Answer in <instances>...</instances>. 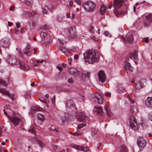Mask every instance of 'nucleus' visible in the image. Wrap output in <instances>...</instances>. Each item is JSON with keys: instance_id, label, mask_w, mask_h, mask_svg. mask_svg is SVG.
<instances>
[{"instance_id": "a878e982", "label": "nucleus", "mask_w": 152, "mask_h": 152, "mask_svg": "<svg viewBox=\"0 0 152 152\" xmlns=\"http://www.w3.org/2000/svg\"><path fill=\"white\" fill-rule=\"evenodd\" d=\"M146 106L149 107H152V97L147 98L145 101Z\"/></svg>"}, {"instance_id": "4be33fe9", "label": "nucleus", "mask_w": 152, "mask_h": 152, "mask_svg": "<svg viewBox=\"0 0 152 152\" xmlns=\"http://www.w3.org/2000/svg\"><path fill=\"white\" fill-rule=\"evenodd\" d=\"M129 58L132 59L137 60L138 59V51L135 50L129 53Z\"/></svg>"}, {"instance_id": "09e8293b", "label": "nucleus", "mask_w": 152, "mask_h": 152, "mask_svg": "<svg viewBox=\"0 0 152 152\" xmlns=\"http://www.w3.org/2000/svg\"><path fill=\"white\" fill-rule=\"evenodd\" d=\"M29 131L32 133H34L35 132L34 129L33 128H31L29 129Z\"/></svg>"}, {"instance_id": "7c9ffc66", "label": "nucleus", "mask_w": 152, "mask_h": 152, "mask_svg": "<svg viewBox=\"0 0 152 152\" xmlns=\"http://www.w3.org/2000/svg\"><path fill=\"white\" fill-rule=\"evenodd\" d=\"M25 4L28 6H32L33 4V0H24Z\"/></svg>"}, {"instance_id": "c03bdc74", "label": "nucleus", "mask_w": 152, "mask_h": 152, "mask_svg": "<svg viewBox=\"0 0 152 152\" xmlns=\"http://www.w3.org/2000/svg\"><path fill=\"white\" fill-rule=\"evenodd\" d=\"M49 129L50 130L52 131L56 132H58L59 131V130L56 129H53L52 128H49Z\"/></svg>"}, {"instance_id": "dca6fc26", "label": "nucleus", "mask_w": 152, "mask_h": 152, "mask_svg": "<svg viewBox=\"0 0 152 152\" xmlns=\"http://www.w3.org/2000/svg\"><path fill=\"white\" fill-rule=\"evenodd\" d=\"M69 36L70 38L72 39L75 37L77 35L76 30L75 28L71 27L68 31Z\"/></svg>"}, {"instance_id": "0eeeda50", "label": "nucleus", "mask_w": 152, "mask_h": 152, "mask_svg": "<svg viewBox=\"0 0 152 152\" xmlns=\"http://www.w3.org/2000/svg\"><path fill=\"white\" fill-rule=\"evenodd\" d=\"M129 124L131 127L134 130L137 129L138 127L137 122L134 116H130Z\"/></svg>"}, {"instance_id": "cd10ccee", "label": "nucleus", "mask_w": 152, "mask_h": 152, "mask_svg": "<svg viewBox=\"0 0 152 152\" xmlns=\"http://www.w3.org/2000/svg\"><path fill=\"white\" fill-rule=\"evenodd\" d=\"M37 122L40 124H42L44 120V117L43 115L41 114H39L37 115Z\"/></svg>"}, {"instance_id": "473e14b6", "label": "nucleus", "mask_w": 152, "mask_h": 152, "mask_svg": "<svg viewBox=\"0 0 152 152\" xmlns=\"http://www.w3.org/2000/svg\"><path fill=\"white\" fill-rule=\"evenodd\" d=\"M121 152H127L129 151L128 149L124 145L121 146L120 148Z\"/></svg>"}, {"instance_id": "a18cd8bd", "label": "nucleus", "mask_w": 152, "mask_h": 152, "mask_svg": "<svg viewBox=\"0 0 152 152\" xmlns=\"http://www.w3.org/2000/svg\"><path fill=\"white\" fill-rule=\"evenodd\" d=\"M148 118L150 120L152 121V112L149 113Z\"/></svg>"}, {"instance_id": "338daca9", "label": "nucleus", "mask_w": 152, "mask_h": 152, "mask_svg": "<svg viewBox=\"0 0 152 152\" xmlns=\"http://www.w3.org/2000/svg\"><path fill=\"white\" fill-rule=\"evenodd\" d=\"M71 18L72 19H73L75 18V15L74 14H72L71 16Z\"/></svg>"}, {"instance_id": "6e6d98bb", "label": "nucleus", "mask_w": 152, "mask_h": 152, "mask_svg": "<svg viewBox=\"0 0 152 152\" xmlns=\"http://www.w3.org/2000/svg\"><path fill=\"white\" fill-rule=\"evenodd\" d=\"M55 99L54 96L52 99V102L53 104H54L55 103Z\"/></svg>"}, {"instance_id": "603ef678", "label": "nucleus", "mask_w": 152, "mask_h": 152, "mask_svg": "<svg viewBox=\"0 0 152 152\" xmlns=\"http://www.w3.org/2000/svg\"><path fill=\"white\" fill-rule=\"evenodd\" d=\"M73 4V1L71 0L69 2V4L70 6H72Z\"/></svg>"}, {"instance_id": "a211bd4d", "label": "nucleus", "mask_w": 152, "mask_h": 152, "mask_svg": "<svg viewBox=\"0 0 152 152\" xmlns=\"http://www.w3.org/2000/svg\"><path fill=\"white\" fill-rule=\"evenodd\" d=\"M99 80L102 83L104 82L105 80V75L103 71H100L98 73Z\"/></svg>"}, {"instance_id": "0e129e2a", "label": "nucleus", "mask_w": 152, "mask_h": 152, "mask_svg": "<svg viewBox=\"0 0 152 152\" xmlns=\"http://www.w3.org/2000/svg\"><path fill=\"white\" fill-rule=\"evenodd\" d=\"M74 57L75 59H77L78 58V56L77 54H75L74 56Z\"/></svg>"}, {"instance_id": "c85d7f7f", "label": "nucleus", "mask_w": 152, "mask_h": 152, "mask_svg": "<svg viewBox=\"0 0 152 152\" xmlns=\"http://www.w3.org/2000/svg\"><path fill=\"white\" fill-rule=\"evenodd\" d=\"M106 10V7L104 5L102 4L101 6L100 9L99 10L100 13L102 15H103L104 14Z\"/></svg>"}, {"instance_id": "4d7b16f0", "label": "nucleus", "mask_w": 152, "mask_h": 152, "mask_svg": "<svg viewBox=\"0 0 152 152\" xmlns=\"http://www.w3.org/2000/svg\"><path fill=\"white\" fill-rule=\"evenodd\" d=\"M14 8V7L13 6H11L9 10L10 11H14L13 9Z\"/></svg>"}, {"instance_id": "9d476101", "label": "nucleus", "mask_w": 152, "mask_h": 152, "mask_svg": "<svg viewBox=\"0 0 152 152\" xmlns=\"http://www.w3.org/2000/svg\"><path fill=\"white\" fill-rule=\"evenodd\" d=\"M124 3L123 0H114L113 7L115 10L119 9L122 6Z\"/></svg>"}, {"instance_id": "e2e57ef3", "label": "nucleus", "mask_w": 152, "mask_h": 152, "mask_svg": "<svg viewBox=\"0 0 152 152\" xmlns=\"http://www.w3.org/2000/svg\"><path fill=\"white\" fill-rule=\"evenodd\" d=\"M129 101L131 102L132 104H133L134 102V101L131 98L129 99Z\"/></svg>"}, {"instance_id": "f8f14e48", "label": "nucleus", "mask_w": 152, "mask_h": 152, "mask_svg": "<svg viewBox=\"0 0 152 152\" xmlns=\"http://www.w3.org/2000/svg\"><path fill=\"white\" fill-rule=\"evenodd\" d=\"M137 143L140 148H143L146 146V142L143 137H140L138 138Z\"/></svg>"}, {"instance_id": "bf43d9fd", "label": "nucleus", "mask_w": 152, "mask_h": 152, "mask_svg": "<svg viewBox=\"0 0 152 152\" xmlns=\"http://www.w3.org/2000/svg\"><path fill=\"white\" fill-rule=\"evenodd\" d=\"M91 38L93 39L95 41H97L98 39L95 36H92L91 37Z\"/></svg>"}, {"instance_id": "4468645a", "label": "nucleus", "mask_w": 152, "mask_h": 152, "mask_svg": "<svg viewBox=\"0 0 152 152\" xmlns=\"http://www.w3.org/2000/svg\"><path fill=\"white\" fill-rule=\"evenodd\" d=\"M103 98L99 94H96L94 98L93 99L94 101L100 104H102L103 103Z\"/></svg>"}, {"instance_id": "1a4fd4ad", "label": "nucleus", "mask_w": 152, "mask_h": 152, "mask_svg": "<svg viewBox=\"0 0 152 152\" xmlns=\"http://www.w3.org/2000/svg\"><path fill=\"white\" fill-rule=\"evenodd\" d=\"M121 39L126 43L127 42H132L133 41V33L132 32H129L127 34L125 38L121 37Z\"/></svg>"}, {"instance_id": "3c124183", "label": "nucleus", "mask_w": 152, "mask_h": 152, "mask_svg": "<svg viewBox=\"0 0 152 152\" xmlns=\"http://www.w3.org/2000/svg\"><path fill=\"white\" fill-rule=\"evenodd\" d=\"M104 95L105 96H108L110 97L111 96V94L110 93L106 92L105 93Z\"/></svg>"}, {"instance_id": "412c9836", "label": "nucleus", "mask_w": 152, "mask_h": 152, "mask_svg": "<svg viewBox=\"0 0 152 152\" xmlns=\"http://www.w3.org/2000/svg\"><path fill=\"white\" fill-rule=\"evenodd\" d=\"M36 12L33 11H25L23 13V15L25 17H32L35 14Z\"/></svg>"}, {"instance_id": "052dcab7", "label": "nucleus", "mask_w": 152, "mask_h": 152, "mask_svg": "<svg viewBox=\"0 0 152 152\" xmlns=\"http://www.w3.org/2000/svg\"><path fill=\"white\" fill-rule=\"evenodd\" d=\"M20 26V24L19 23H16V27L17 28H19Z\"/></svg>"}, {"instance_id": "864d4df0", "label": "nucleus", "mask_w": 152, "mask_h": 152, "mask_svg": "<svg viewBox=\"0 0 152 152\" xmlns=\"http://www.w3.org/2000/svg\"><path fill=\"white\" fill-rule=\"evenodd\" d=\"M56 67L60 71H61L62 70V68L60 65L58 66H56Z\"/></svg>"}, {"instance_id": "774afa93", "label": "nucleus", "mask_w": 152, "mask_h": 152, "mask_svg": "<svg viewBox=\"0 0 152 152\" xmlns=\"http://www.w3.org/2000/svg\"><path fill=\"white\" fill-rule=\"evenodd\" d=\"M44 60H42L39 61V60H37V63H38L39 62H40L42 63L43 62Z\"/></svg>"}, {"instance_id": "aec40b11", "label": "nucleus", "mask_w": 152, "mask_h": 152, "mask_svg": "<svg viewBox=\"0 0 152 152\" xmlns=\"http://www.w3.org/2000/svg\"><path fill=\"white\" fill-rule=\"evenodd\" d=\"M0 92L2 93L3 94L9 96L10 98L13 100L14 95L12 94H10L8 91L6 90L4 88H0Z\"/></svg>"}, {"instance_id": "c9c22d12", "label": "nucleus", "mask_w": 152, "mask_h": 152, "mask_svg": "<svg viewBox=\"0 0 152 152\" xmlns=\"http://www.w3.org/2000/svg\"><path fill=\"white\" fill-rule=\"evenodd\" d=\"M0 84L5 86L7 85V82L6 81L3 80L1 79H0Z\"/></svg>"}, {"instance_id": "13d9d810", "label": "nucleus", "mask_w": 152, "mask_h": 152, "mask_svg": "<svg viewBox=\"0 0 152 152\" xmlns=\"http://www.w3.org/2000/svg\"><path fill=\"white\" fill-rule=\"evenodd\" d=\"M138 4H138L137 3L134 7V12H136V11H135L136 8L137 7V6L138 5Z\"/></svg>"}, {"instance_id": "4c0bfd02", "label": "nucleus", "mask_w": 152, "mask_h": 152, "mask_svg": "<svg viewBox=\"0 0 152 152\" xmlns=\"http://www.w3.org/2000/svg\"><path fill=\"white\" fill-rule=\"evenodd\" d=\"M86 126V124H81L78 125L77 126V129H80L81 128H83L85 126Z\"/></svg>"}, {"instance_id": "393cba45", "label": "nucleus", "mask_w": 152, "mask_h": 152, "mask_svg": "<svg viewBox=\"0 0 152 152\" xmlns=\"http://www.w3.org/2000/svg\"><path fill=\"white\" fill-rule=\"evenodd\" d=\"M30 48V45L29 44H28L23 50L24 54L27 56H30L31 54V53L29 50Z\"/></svg>"}, {"instance_id": "f03ea898", "label": "nucleus", "mask_w": 152, "mask_h": 152, "mask_svg": "<svg viewBox=\"0 0 152 152\" xmlns=\"http://www.w3.org/2000/svg\"><path fill=\"white\" fill-rule=\"evenodd\" d=\"M83 56L85 61L90 64H93L98 60V56L94 50L88 51L84 53Z\"/></svg>"}, {"instance_id": "69168bd1", "label": "nucleus", "mask_w": 152, "mask_h": 152, "mask_svg": "<svg viewBox=\"0 0 152 152\" xmlns=\"http://www.w3.org/2000/svg\"><path fill=\"white\" fill-rule=\"evenodd\" d=\"M8 26H12V24H13L11 22H9V21H8Z\"/></svg>"}, {"instance_id": "e433bc0d", "label": "nucleus", "mask_w": 152, "mask_h": 152, "mask_svg": "<svg viewBox=\"0 0 152 152\" xmlns=\"http://www.w3.org/2000/svg\"><path fill=\"white\" fill-rule=\"evenodd\" d=\"M48 10L47 8H43L42 9V12L43 14H47L48 13Z\"/></svg>"}, {"instance_id": "6e6552de", "label": "nucleus", "mask_w": 152, "mask_h": 152, "mask_svg": "<svg viewBox=\"0 0 152 152\" xmlns=\"http://www.w3.org/2000/svg\"><path fill=\"white\" fill-rule=\"evenodd\" d=\"M10 43V39L7 38H4L0 41V46L4 48H7L9 47Z\"/></svg>"}, {"instance_id": "39448f33", "label": "nucleus", "mask_w": 152, "mask_h": 152, "mask_svg": "<svg viewBox=\"0 0 152 152\" xmlns=\"http://www.w3.org/2000/svg\"><path fill=\"white\" fill-rule=\"evenodd\" d=\"M83 7L86 12H92L95 8L96 4L92 1H88L84 3Z\"/></svg>"}, {"instance_id": "58836bf2", "label": "nucleus", "mask_w": 152, "mask_h": 152, "mask_svg": "<svg viewBox=\"0 0 152 152\" xmlns=\"http://www.w3.org/2000/svg\"><path fill=\"white\" fill-rule=\"evenodd\" d=\"M37 143L39 146L42 147L44 145V143L41 141L38 140L37 141Z\"/></svg>"}, {"instance_id": "423d86ee", "label": "nucleus", "mask_w": 152, "mask_h": 152, "mask_svg": "<svg viewBox=\"0 0 152 152\" xmlns=\"http://www.w3.org/2000/svg\"><path fill=\"white\" fill-rule=\"evenodd\" d=\"M77 118L78 121H82L87 123L88 121L89 118L83 112H80L77 116Z\"/></svg>"}, {"instance_id": "f257e3e1", "label": "nucleus", "mask_w": 152, "mask_h": 152, "mask_svg": "<svg viewBox=\"0 0 152 152\" xmlns=\"http://www.w3.org/2000/svg\"><path fill=\"white\" fill-rule=\"evenodd\" d=\"M67 113H65L64 116L62 117L61 121L62 124L65 123L68 121L69 116L72 114H75L77 112L75 104L72 100H68L66 104Z\"/></svg>"}, {"instance_id": "5701e85b", "label": "nucleus", "mask_w": 152, "mask_h": 152, "mask_svg": "<svg viewBox=\"0 0 152 152\" xmlns=\"http://www.w3.org/2000/svg\"><path fill=\"white\" fill-rule=\"evenodd\" d=\"M9 62L12 65L17 64H18V62L17 61L16 58L14 56L9 57Z\"/></svg>"}, {"instance_id": "7ed1b4c3", "label": "nucleus", "mask_w": 152, "mask_h": 152, "mask_svg": "<svg viewBox=\"0 0 152 152\" xmlns=\"http://www.w3.org/2000/svg\"><path fill=\"white\" fill-rule=\"evenodd\" d=\"M69 72L70 74L75 76H79L80 80L83 81H86L90 75L88 72L84 71H78L76 69L73 68L69 69Z\"/></svg>"}, {"instance_id": "ddd939ff", "label": "nucleus", "mask_w": 152, "mask_h": 152, "mask_svg": "<svg viewBox=\"0 0 152 152\" xmlns=\"http://www.w3.org/2000/svg\"><path fill=\"white\" fill-rule=\"evenodd\" d=\"M129 58L126 59V60L124 62L123 66L125 70H126L128 69L129 71H133V68L130 63L128 62L129 61Z\"/></svg>"}, {"instance_id": "2eb2a0df", "label": "nucleus", "mask_w": 152, "mask_h": 152, "mask_svg": "<svg viewBox=\"0 0 152 152\" xmlns=\"http://www.w3.org/2000/svg\"><path fill=\"white\" fill-rule=\"evenodd\" d=\"M40 35L42 39L46 40L45 43L48 44L51 42L50 37L49 36L47 35L46 33L43 31H41Z\"/></svg>"}, {"instance_id": "680f3d73", "label": "nucleus", "mask_w": 152, "mask_h": 152, "mask_svg": "<svg viewBox=\"0 0 152 152\" xmlns=\"http://www.w3.org/2000/svg\"><path fill=\"white\" fill-rule=\"evenodd\" d=\"M66 17L67 18H71V15L69 13H67L66 14Z\"/></svg>"}, {"instance_id": "9b49d317", "label": "nucleus", "mask_w": 152, "mask_h": 152, "mask_svg": "<svg viewBox=\"0 0 152 152\" xmlns=\"http://www.w3.org/2000/svg\"><path fill=\"white\" fill-rule=\"evenodd\" d=\"M72 147L73 148L79 151H83L84 152H88L91 151L90 149L87 147H83L79 145H72Z\"/></svg>"}, {"instance_id": "20e7f679", "label": "nucleus", "mask_w": 152, "mask_h": 152, "mask_svg": "<svg viewBox=\"0 0 152 152\" xmlns=\"http://www.w3.org/2000/svg\"><path fill=\"white\" fill-rule=\"evenodd\" d=\"M104 109L105 112L104 111L101 107H95L94 109V112H97L98 114L101 115L106 113L109 116L113 115V113L110 111L109 107L107 105H105Z\"/></svg>"}, {"instance_id": "79ce46f5", "label": "nucleus", "mask_w": 152, "mask_h": 152, "mask_svg": "<svg viewBox=\"0 0 152 152\" xmlns=\"http://www.w3.org/2000/svg\"><path fill=\"white\" fill-rule=\"evenodd\" d=\"M104 34L107 37H111V35L107 31H105L104 33Z\"/></svg>"}, {"instance_id": "37998d69", "label": "nucleus", "mask_w": 152, "mask_h": 152, "mask_svg": "<svg viewBox=\"0 0 152 152\" xmlns=\"http://www.w3.org/2000/svg\"><path fill=\"white\" fill-rule=\"evenodd\" d=\"M148 39V37L143 38L142 39V41L144 42H145V43H148L149 42V40Z\"/></svg>"}, {"instance_id": "c756f323", "label": "nucleus", "mask_w": 152, "mask_h": 152, "mask_svg": "<svg viewBox=\"0 0 152 152\" xmlns=\"http://www.w3.org/2000/svg\"><path fill=\"white\" fill-rule=\"evenodd\" d=\"M117 91L120 94H121L124 92L125 91V87L121 86H119L117 89Z\"/></svg>"}, {"instance_id": "49530a36", "label": "nucleus", "mask_w": 152, "mask_h": 152, "mask_svg": "<svg viewBox=\"0 0 152 152\" xmlns=\"http://www.w3.org/2000/svg\"><path fill=\"white\" fill-rule=\"evenodd\" d=\"M142 127L143 128H145L147 126V125L145 122H143L142 123Z\"/></svg>"}, {"instance_id": "f3484780", "label": "nucleus", "mask_w": 152, "mask_h": 152, "mask_svg": "<svg viewBox=\"0 0 152 152\" xmlns=\"http://www.w3.org/2000/svg\"><path fill=\"white\" fill-rule=\"evenodd\" d=\"M9 119L15 126L18 124L19 123L20 121V119L18 117L14 115L10 117Z\"/></svg>"}, {"instance_id": "a19ab883", "label": "nucleus", "mask_w": 152, "mask_h": 152, "mask_svg": "<svg viewBox=\"0 0 152 152\" xmlns=\"http://www.w3.org/2000/svg\"><path fill=\"white\" fill-rule=\"evenodd\" d=\"M67 82L70 83L72 84L74 82V80L72 78H70L68 80Z\"/></svg>"}, {"instance_id": "6ab92c4d", "label": "nucleus", "mask_w": 152, "mask_h": 152, "mask_svg": "<svg viewBox=\"0 0 152 152\" xmlns=\"http://www.w3.org/2000/svg\"><path fill=\"white\" fill-rule=\"evenodd\" d=\"M152 22V14L146 17L145 19L144 20V25L146 26H149L151 22Z\"/></svg>"}, {"instance_id": "bb28decb", "label": "nucleus", "mask_w": 152, "mask_h": 152, "mask_svg": "<svg viewBox=\"0 0 152 152\" xmlns=\"http://www.w3.org/2000/svg\"><path fill=\"white\" fill-rule=\"evenodd\" d=\"M143 87V83L140 81H139L136 83L135 88L137 90H139Z\"/></svg>"}, {"instance_id": "b1692460", "label": "nucleus", "mask_w": 152, "mask_h": 152, "mask_svg": "<svg viewBox=\"0 0 152 152\" xmlns=\"http://www.w3.org/2000/svg\"><path fill=\"white\" fill-rule=\"evenodd\" d=\"M20 67L24 70H27L30 69L29 66L22 61H20Z\"/></svg>"}, {"instance_id": "72a5a7b5", "label": "nucleus", "mask_w": 152, "mask_h": 152, "mask_svg": "<svg viewBox=\"0 0 152 152\" xmlns=\"http://www.w3.org/2000/svg\"><path fill=\"white\" fill-rule=\"evenodd\" d=\"M42 108L40 107L39 106L36 105L32 108V110L33 111H42Z\"/></svg>"}, {"instance_id": "5fc2aeb1", "label": "nucleus", "mask_w": 152, "mask_h": 152, "mask_svg": "<svg viewBox=\"0 0 152 152\" xmlns=\"http://www.w3.org/2000/svg\"><path fill=\"white\" fill-rule=\"evenodd\" d=\"M76 1L77 4L79 5L81 4V1L80 0H76Z\"/></svg>"}, {"instance_id": "2f4dec72", "label": "nucleus", "mask_w": 152, "mask_h": 152, "mask_svg": "<svg viewBox=\"0 0 152 152\" xmlns=\"http://www.w3.org/2000/svg\"><path fill=\"white\" fill-rule=\"evenodd\" d=\"M138 110L136 107H133L131 108V112L132 113H133L131 116H134V115L136 114Z\"/></svg>"}, {"instance_id": "8fccbe9b", "label": "nucleus", "mask_w": 152, "mask_h": 152, "mask_svg": "<svg viewBox=\"0 0 152 152\" xmlns=\"http://www.w3.org/2000/svg\"><path fill=\"white\" fill-rule=\"evenodd\" d=\"M114 12L116 16L118 17L119 16L120 14H119L117 11L115 10L114 11Z\"/></svg>"}, {"instance_id": "f704fd0d", "label": "nucleus", "mask_w": 152, "mask_h": 152, "mask_svg": "<svg viewBox=\"0 0 152 152\" xmlns=\"http://www.w3.org/2000/svg\"><path fill=\"white\" fill-rule=\"evenodd\" d=\"M60 50L66 55H68L69 51L68 50L64 48V47H61L60 48Z\"/></svg>"}, {"instance_id": "de8ad7c7", "label": "nucleus", "mask_w": 152, "mask_h": 152, "mask_svg": "<svg viewBox=\"0 0 152 152\" xmlns=\"http://www.w3.org/2000/svg\"><path fill=\"white\" fill-rule=\"evenodd\" d=\"M94 31V28L92 26H91L90 27V32L91 33H93Z\"/></svg>"}, {"instance_id": "ea45409f", "label": "nucleus", "mask_w": 152, "mask_h": 152, "mask_svg": "<svg viewBox=\"0 0 152 152\" xmlns=\"http://www.w3.org/2000/svg\"><path fill=\"white\" fill-rule=\"evenodd\" d=\"M39 99L40 102H43L44 103H48L49 102V101L48 100L45 99V98L43 99Z\"/></svg>"}]
</instances>
